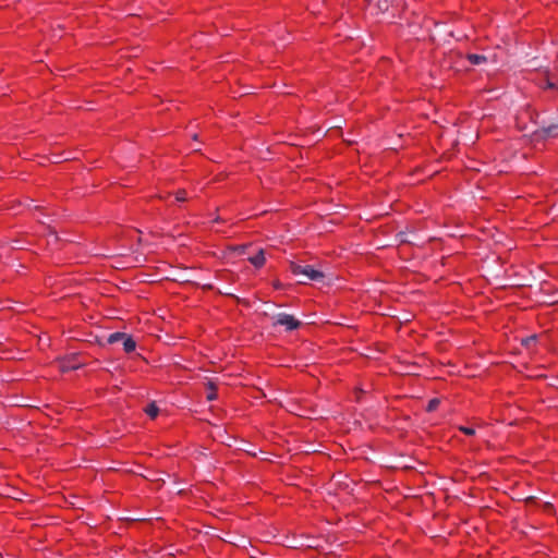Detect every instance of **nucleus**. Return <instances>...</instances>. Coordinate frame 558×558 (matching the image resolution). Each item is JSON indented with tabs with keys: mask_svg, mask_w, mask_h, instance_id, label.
<instances>
[{
	"mask_svg": "<svg viewBox=\"0 0 558 558\" xmlns=\"http://www.w3.org/2000/svg\"><path fill=\"white\" fill-rule=\"evenodd\" d=\"M460 430L468 436H473L475 434V430L471 427L461 426Z\"/></svg>",
	"mask_w": 558,
	"mask_h": 558,
	"instance_id": "nucleus-12",
	"label": "nucleus"
},
{
	"mask_svg": "<svg viewBox=\"0 0 558 558\" xmlns=\"http://www.w3.org/2000/svg\"><path fill=\"white\" fill-rule=\"evenodd\" d=\"M524 502H525V510H526L529 507H532L534 505L536 506V498L533 496H525Z\"/></svg>",
	"mask_w": 558,
	"mask_h": 558,
	"instance_id": "nucleus-9",
	"label": "nucleus"
},
{
	"mask_svg": "<svg viewBox=\"0 0 558 558\" xmlns=\"http://www.w3.org/2000/svg\"><path fill=\"white\" fill-rule=\"evenodd\" d=\"M544 509L547 510V511H550L551 510V506L548 504V502H545L543 505Z\"/></svg>",
	"mask_w": 558,
	"mask_h": 558,
	"instance_id": "nucleus-18",
	"label": "nucleus"
},
{
	"mask_svg": "<svg viewBox=\"0 0 558 558\" xmlns=\"http://www.w3.org/2000/svg\"><path fill=\"white\" fill-rule=\"evenodd\" d=\"M216 398H217V395H216L215 390H209V392L207 395V400L213 401Z\"/></svg>",
	"mask_w": 558,
	"mask_h": 558,
	"instance_id": "nucleus-13",
	"label": "nucleus"
},
{
	"mask_svg": "<svg viewBox=\"0 0 558 558\" xmlns=\"http://www.w3.org/2000/svg\"><path fill=\"white\" fill-rule=\"evenodd\" d=\"M193 140H195V141L197 140V134L193 135Z\"/></svg>",
	"mask_w": 558,
	"mask_h": 558,
	"instance_id": "nucleus-20",
	"label": "nucleus"
},
{
	"mask_svg": "<svg viewBox=\"0 0 558 558\" xmlns=\"http://www.w3.org/2000/svg\"><path fill=\"white\" fill-rule=\"evenodd\" d=\"M123 349L125 352L130 353L135 350L136 343L131 336L125 335V338L122 339Z\"/></svg>",
	"mask_w": 558,
	"mask_h": 558,
	"instance_id": "nucleus-6",
	"label": "nucleus"
},
{
	"mask_svg": "<svg viewBox=\"0 0 558 558\" xmlns=\"http://www.w3.org/2000/svg\"><path fill=\"white\" fill-rule=\"evenodd\" d=\"M76 368H78V365H63L62 366L63 372L70 371V369H76Z\"/></svg>",
	"mask_w": 558,
	"mask_h": 558,
	"instance_id": "nucleus-14",
	"label": "nucleus"
},
{
	"mask_svg": "<svg viewBox=\"0 0 558 558\" xmlns=\"http://www.w3.org/2000/svg\"><path fill=\"white\" fill-rule=\"evenodd\" d=\"M543 81L546 88L556 89L558 92V73L549 75L546 71L543 73Z\"/></svg>",
	"mask_w": 558,
	"mask_h": 558,
	"instance_id": "nucleus-3",
	"label": "nucleus"
},
{
	"mask_svg": "<svg viewBox=\"0 0 558 558\" xmlns=\"http://www.w3.org/2000/svg\"><path fill=\"white\" fill-rule=\"evenodd\" d=\"M438 404H439V400L438 399H432L428 402V404H427V411L432 412V411L436 410Z\"/></svg>",
	"mask_w": 558,
	"mask_h": 558,
	"instance_id": "nucleus-10",
	"label": "nucleus"
},
{
	"mask_svg": "<svg viewBox=\"0 0 558 558\" xmlns=\"http://www.w3.org/2000/svg\"><path fill=\"white\" fill-rule=\"evenodd\" d=\"M245 248H246L245 245H241V246L235 247V250L239 252V254H243L245 252Z\"/></svg>",
	"mask_w": 558,
	"mask_h": 558,
	"instance_id": "nucleus-16",
	"label": "nucleus"
},
{
	"mask_svg": "<svg viewBox=\"0 0 558 558\" xmlns=\"http://www.w3.org/2000/svg\"><path fill=\"white\" fill-rule=\"evenodd\" d=\"M207 386H208L209 390H216V386H215V384L213 381H208Z\"/></svg>",
	"mask_w": 558,
	"mask_h": 558,
	"instance_id": "nucleus-17",
	"label": "nucleus"
},
{
	"mask_svg": "<svg viewBox=\"0 0 558 558\" xmlns=\"http://www.w3.org/2000/svg\"><path fill=\"white\" fill-rule=\"evenodd\" d=\"M248 260H250V263H251L252 265H254L255 267H257V268L262 267V266L265 264V260H266L264 250H262V248H260V250L257 252V254H256V255H254V256H251V257L248 258Z\"/></svg>",
	"mask_w": 558,
	"mask_h": 558,
	"instance_id": "nucleus-4",
	"label": "nucleus"
},
{
	"mask_svg": "<svg viewBox=\"0 0 558 558\" xmlns=\"http://www.w3.org/2000/svg\"><path fill=\"white\" fill-rule=\"evenodd\" d=\"M466 59L474 65H478L487 61V57L485 54L477 53H469Z\"/></svg>",
	"mask_w": 558,
	"mask_h": 558,
	"instance_id": "nucleus-5",
	"label": "nucleus"
},
{
	"mask_svg": "<svg viewBox=\"0 0 558 558\" xmlns=\"http://www.w3.org/2000/svg\"><path fill=\"white\" fill-rule=\"evenodd\" d=\"M145 413L151 417L155 418L159 413V408L156 405L155 402H150L145 409Z\"/></svg>",
	"mask_w": 558,
	"mask_h": 558,
	"instance_id": "nucleus-7",
	"label": "nucleus"
},
{
	"mask_svg": "<svg viewBox=\"0 0 558 558\" xmlns=\"http://www.w3.org/2000/svg\"><path fill=\"white\" fill-rule=\"evenodd\" d=\"M274 326H283L286 330L292 331L301 326V322L298 320L293 315L287 313H278L272 316Z\"/></svg>",
	"mask_w": 558,
	"mask_h": 558,
	"instance_id": "nucleus-2",
	"label": "nucleus"
},
{
	"mask_svg": "<svg viewBox=\"0 0 558 558\" xmlns=\"http://www.w3.org/2000/svg\"><path fill=\"white\" fill-rule=\"evenodd\" d=\"M175 198L177 201L179 202H183L186 199V192L184 190H179L177 193H175Z\"/></svg>",
	"mask_w": 558,
	"mask_h": 558,
	"instance_id": "nucleus-11",
	"label": "nucleus"
},
{
	"mask_svg": "<svg viewBox=\"0 0 558 558\" xmlns=\"http://www.w3.org/2000/svg\"><path fill=\"white\" fill-rule=\"evenodd\" d=\"M289 268L294 276L300 277V283H307L308 281L319 282L325 278V274L312 265H302L296 262H290Z\"/></svg>",
	"mask_w": 558,
	"mask_h": 558,
	"instance_id": "nucleus-1",
	"label": "nucleus"
},
{
	"mask_svg": "<svg viewBox=\"0 0 558 558\" xmlns=\"http://www.w3.org/2000/svg\"><path fill=\"white\" fill-rule=\"evenodd\" d=\"M535 339H536L535 335H533V336H531V337L525 338L524 345H525V347H529L530 342H531V341H534Z\"/></svg>",
	"mask_w": 558,
	"mask_h": 558,
	"instance_id": "nucleus-15",
	"label": "nucleus"
},
{
	"mask_svg": "<svg viewBox=\"0 0 558 558\" xmlns=\"http://www.w3.org/2000/svg\"><path fill=\"white\" fill-rule=\"evenodd\" d=\"M532 74H533V73H532V72H530V73H529V77H525V78H526L527 81L533 80V78L531 77V75H532Z\"/></svg>",
	"mask_w": 558,
	"mask_h": 558,
	"instance_id": "nucleus-19",
	"label": "nucleus"
},
{
	"mask_svg": "<svg viewBox=\"0 0 558 558\" xmlns=\"http://www.w3.org/2000/svg\"><path fill=\"white\" fill-rule=\"evenodd\" d=\"M125 335L126 333H123V332H113V333L109 335L107 341L110 344L117 343L119 341H122V339L125 338Z\"/></svg>",
	"mask_w": 558,
	"mask_h": 558,
	"instance_id": "nucleus-8",
	"label": "nucleus"
}]
</instances>
